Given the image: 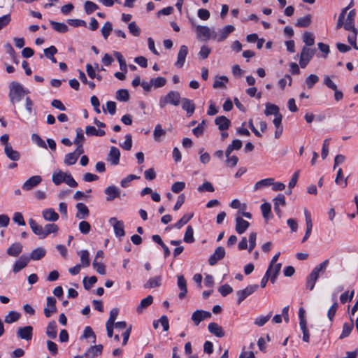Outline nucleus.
Instances as JSON below:
<instances>
[{"label":"nucleus","instance_id":"nucleus-39","mask_svg":"<svg viewBox=\"0 0 358 358\" xmlns=\"http://www.w3.org/2000/svg\"><path fill=\"white\" fill-rule=\"evenodd\" d=\"M85 134L87 136H103L106 132L102 129H96L93 126H87L85 127Z\"/></svg>","mask_w":358,"mask_h":358},{"label":"nucleus","instance_id":"nucleus-32","mask_svg":"<svg viewBox=\"0 0 358 358\" xmlns=\"http://www.w3.org/2000/svg\"><path fill=\"white\" fill-rule=\"evenodd\" d=\"M273 184V178H268L257 181L253 186V190H261L265 187L271 186Z\"/></svg>","mask_w":358,"mask_h":358},{"label":"nucleus","instance_id":"nucleus-41","mask_svg":"<svg viewBox=\"0 0 358 358\" xmlns=\"http://www.w3.org/2000/svg\"><path fill=\"white\" fill-rule=\"evenodd\" d=\"M311 23V15H307L296 20V26L298 27H307Z\"/></svg>","mask_w":358,"mask_h":358},{"label":"nucleus","instance_id":"nucleus-13","mask_svg":"<svg viewBox=\"0 0 358 358\" xmlns=\"http://www.w3.org/2000/svg\"><path fill=\"white\" fill-rule=\"evenodd\" d=\"M329 264V260L325 259L318 265H317L311 271V274L315 276L316 278H319L320 275H323L328 267V265Z\"/></svg>","mask_w":358,"mask_h":358},{"label":"nucleus","instance_id":"nucleus-63","mask_svg":"<svg viewBox=\"0 0 358 358\" xmlns=\"http://www.w3.org/2000/svg\"><path fill=\"white\" fill-rule=\"evenodd\" d=\"M97 281L96 276H91L90 278L85 277L83 278V285L86 289H90L91 287L95 284Z\"/></svg>","mask_w":358,"mask_h":358},{"label":"nucleus","instance_id":"nucleus-58","mask_svg":"<svg viewBox=\"0 0 358 358\" xmlns=\"http://www.w3.org/2000/svg\"><path fill=\"white\" fill-rule=\"evenodd\" d=\"M303 41L308 46H312L315 43V38L313 34L310 32H305L303 36Z\"/></svg>","mask_w":358,"mask_h":358},{"label":"nucleus","instance_id":"nucleus-64","mask_svg":"<svg viewBox=\"0 0 358 358\" xmlns=\"http://www.w3.org/2000/svg\"><path fill=\"white\" fill-rule=\"evenodd\" d=\"M129 32L134 36H138L141 34V29L135 22H131L128 25Z\"/></svg>","mask_w":358,"mask_h":358},{"label":"nucleus","instance_id":"nucleus-28","mask_svg":"<svg viewBox=\"0 0 358 358\" xmlns=\"http://www.w3.org/2000/svg\"><path fill=\"white\" fill-rule=\"evenodd\" d=\"M208 331L218 338L224 336V332L222 328L217 323L211 322L208 326Z\"/></svg>","mask_w":358,"mask_h":358},{"label":"nucleus","instance_id":"nucleus-43","mask_svg":"<svg viewBox=\"0 0 358 358\" xmlns=\"http://www.w3.org/2000/svg\"><path fill=\"white\" fill-rule=\"evenodd\" d=\"M113 31V25L110 22H106L101 29V34L105 40H107Z\"/></svg>","mask_w":358,"mask_h":358},{"label":"nucleus","instance_id":"nucleus-45","mask_svg":"<svg viewBox=\"0 0 358 358\" xmlns=\"http://www.w3.org/2000/svg\"><path fill=\"white\" fill-rule=\"evenodd\" d=\"M228 78L224 76L216 77L213 84V87L215 89L225 88V84L228 82Z\"/></svg>","mask_w":358,"mask_h":358},{"label":"nucleus","instance_id":"nucleus-54","mask_svg":"<svg viewBox=\"0 0 358 358\" xmlns=\"http://www.w3.org/2000/svg\"><path fill=\"white\" fill-rule=\"evenodd\" d=\"M78 159V157L73 152H71L66 155L64 162L68 166H71L76 163Z\"/></svg>","mask_w":358,"mask_h":358},{"label":"nucleus","instance_id":"nucleus-37","mask_svg":"<svg viewBox=\"0 0 358 358\" xmlns=\"http://www.w3.org/2000/svg\"><path fill=\"white\" fill-rule=\"evenodd\" d=\"M57 325L55 321H51L47 326L46 335L51 339H55L57 337Z\"/></svg>","mask_w":358,"mask_h":358},{"label":"nucleus","instance_id":"nucleus-17","mask_svg":"<svg viewBox=\"0 0 358 358\" xmlns=\"http://www.w3.org/2000/svg\"><path fill=\"white\" fill-rule=\"evenodd\" d=\"M180 103L182 104V109L186 110L187 115L188 117L192 116L195 110V104L193 101L187 98H182Z\"/></svg>","mask_w":358,"mask_h":358},{"label":"nucleus","instance_id":"nucleus-36","mask_svg":"<svg viewBox=\"0 0 358 358\" xmlns=\"http://www.w3.org/2000/svg\"><path fill=\"white\" fill-rule=\"evenodd\" d=\"M153 302V297L151 295L148 296L146 298L141 300L140 304L136 308L138 313H141L143 310L150 306Z\"/></svg>","mask_w":358,"mask_h":358},{"label":"nucleus","instance_id":"nucleus-9","mask_svg":"<svg viewBox=\"0 0 358 358\" xmlns=\"http://www.w3.org/2000/svg\"><path fill=\"white\" fill-rule=\"evenodd\" d=\"M225 250L224 248L222 246L217 247L214 253L209 257L208 263L210 266H213L217 264V262L224 257Z\"/></svg>","mask_w":358,"mask_h":358},{"label":"nucleus","instance_id":"nucleus-2","mask_svg":"<svg viewBox=\"0 0 358 358\" xmlns=\"http://www.w3.org/2000/svg\"><path fill=\"white\" fill-rule=\"evenodd\" d=\"M25 90L23 87L17 82H12L9 85V97L13 103L20 101L23 97Z\"/></svg>","mask_w":358,"mask_h":358},{"label":"nucleus","instance_id":"nucleus-23","mask_svg":"<svg viewBox=\"0 0 358 358\" xmlns=\"http://www.w3.org/2000/svg\"><path fill=\"white\" fill-rule=\"evenodd\" d=\"M76 217L80 220L85 219L89 216L90 211L87 206L83 203H78L76 204Z\"/></svg>","mask_w":358,"mask_h":358},{"label":"nucleus","instance_id":"nucleus-56","mask_svg":"<svg viewBox=\"0 0 358 358\" xmlns=\"http://www.w3.org/2000/svg\"><path fill=\"white\" fill-rule=\"evenodd\" d=\"M317 278L310 273L306 279V286L309 290H313L315 287V283L317 280Z\"/></svg>","mask_w":358,"mask_h":358},{"label":"nucleus","instance_id":"nucleus-21","mask_svg":"<svg viewBox=\"0 0 358 358\" xmlns=\"http://www.w3.org/2000/svg\"><path fill=\"white\" fill-rule=\"evenodd\" d=\"M103 350L102 345H96L90 347L87 352L84 354L85 358H95L100 355Z\"/></svg>","mask_w":358,"mask_h":358},{"label":"nucleus","instance_id":"nucleus-40","mask_svg":"<svg viewBox=\"0 0 358 358\" xmlns=\"http://www.w3.org/2000/svg\"><path fill=\"white\" fill-rule=\"evenodd\" d=\"M50 24L52 25V28L57 32L66 33L68 31V27L64 23L50 20Z\"/></svg>","mask_w":358,"mask_h":358},{"label":"nucleus","instance_id":"nucleus-57","mask_svg":"<svg viewBox=\"0 0 358 358\" xmlns=\"http://www.w3.org/2000/svg\"><path fill=\"white\" fill-rule=\"evenodd\" d=\"M319 80L317 75L310 74L306 79V84L308 88L311 89Z\"/></svg>","mask_w":358,"mask_h":358},{"label":"nucleus","instance_id":"nucleus-14","mask_svg":"<svg viewBox=\"0 0 358 358\" xmlns=\"http://www.w3.org/2000/svg\"><path fill=\"white\" fill-rule=\"evenodd\" d=\"M187 53L188 48L185 45H181L178 53L177 61L176 62V66L178 68H182L184 66Z\"/></svg>","mask_w":358,"mask_h":358},{"label":"nucleus","instance_id":"nucleus-6","mask_svg":"<svg viewBox=\"0 0 358 358\" xmlns=\"http://www.w3.org/2000/svg\"><path fill=\"white\" fill-rule=\"evenodd\" d=\"M109 224L113 227L114 233L117 237H123L125 235L124 225L122 221L118 220L116 217H111Z\"/></svg>","mask_w":358,"mask_h":358},{"label":"nucleus","instance_id":"nucleus-7","mask_svg":"<svg viewBox=\"0 0 358 358\" xmlns=\"http://www.w3.org/2000/svg\"><path fill=\"white\" fill-rule=\"evenodd\" d=\"M211 317V313L208 311L203 310H197L192 315V320L194 324L197 326L201 322Z\"/></svg>","mask_w":358,"mask_h":358},{"label":"nucleus","instance_id":"nucleus-20","mask_svg":"<svg viewBox=\"0 0 358 358\" xmlns=\"http://www.w3.org/2000/svg\"><path fill=\"white\" fill-rule=\"evenodd\" d=\"M29 224L32 231L40 238H44V227L38 224L34 219L29 220Z\"/></svg>","mask_w":358,"mask_h":358},{"label":"nucleus","instance_id":"nucleus-34","mask_svg":"<svg viewBox=\"0 0 358 358\" xmlns=\"http://www.w3.org/2000/svg\"><path fill=\"white\" fill-rule=\"evenodd\" d=\"M67 173L63 172L61 170L56 171L53 173L52 180L55 185H59L65 180V177Z\"/></svg>","mask_w":358,"mask_h":358},{"label":"nucleus","instance_id":"nucleus-30","mask_svg":"<svg viewBox=\"0 0 358 358\" xmlns=\"http://www.w3.org/2000/svg\"><path fill=\"white\" fill-rule=\"evenodd\" d=\"M22 251V245L20 243H13L7 250V254L11 257H17Z\"/></svg>","mask_w":358,"mask_h":358},{"label":"nucleus","instance_id":"nucleus-19","mask_svg":"<svg viewBox=\"0 0 358 358\" xmlns=\"http://www.w3.org/2000/svg\"><path fill=\"white\" fill-rule=\"evenodd\" d=\"M235 28L232 25H227L224 27H223L222 29H220L218 33H217V37L215 39L218 42H221L224 40H225L229 34L232 33L234 31Z\"/></svg>","mask_w":358,"mask_h":358},{"label":"nucleus","instance_id":"nucleus-33","mask_svg":"<svg viewBox=\"0 0 358 358\" xmlns=\"http://www.w3.org/2000/svg\"><path fill=\"white\" fill-rule=\"evenodd\" d=\"M348 176L345 178L344 177L342 169L339 168L337 171V175L335 178V183L337 185L344 188L348 185Z\"/></svg>","mask_w":358,"mask_h":358},{"label":"nucleus","instance_id":"nucleus-62","mask_svg":"<svg viewBox=\"0 0 358 358\" xmlns=\"http://www.w3.org/2000/svg\"><path fill=\"white\" fill-rule=\"evenodd\" d=\"M353 323L352 322L350 324L345 323L343 324V331L340 336V338H343L350 335L352 329H353Z\"/></svg>","mask_w":358,"mask_h":358},{"label":"nucleus","instance_id":"nucleus-10","mask_svg":"<svg viewBox=\"0 0 358 358\" xmlns=\"http://www.w3.org/2000/svg\"><path fill=\"white\" fill-rule=\"evenodd\" d=\"M56 311V299L52 296H48L47 298L46 307L44 308L45 317H50Z\"/></svg>","mask_w":358,"mask_h":358},{"label":"nucleus","instance_id":"nucleus-60","mask_svg":"<svg viewBox=\"0 0 358 358\" xmlns=\"http://www.w3.org/2000/svg\"><path fill=\"white\" fill-rule=\"evenodd\" d=\"M82 338H92V342L93 343H96V335L90 327H86L85 328Z\"/></svg>","mask_w":358,"mask_h":358},{"label":"nucleus","instance_id":"nucleus-61","mask_svg":"<svg viewBox=\"0 0 358 358\" xmlns=\"http://www.w3.org/2000/svg\"><path fill=\"white\" fill-rule=\"evenodd\" d=\"M92 266L98 273L101 275L106 274V267L102 263L99 262V261H96V259H94Z\"/></svg>","mask_w":358,"mask_h":358},{"label":"nucleus","instance_id":"nucleus-24","mask_svg":"<svg viewBox=\"0 0 358 358\" xmlns=\"http://www.w3.org/2000/svg\"><path fill=\"white\" fill-rule=\"evenodd\" d=\"M43 219L48 222H56L59 220V215L52 208H48L42 212Z\"/></svg>","mask_w":358,"mask_h":358},{"label":"nucleus","instance_id":"nucleus-35","mask_svg":"<svg viewBox=\"0 0 358 358\" xmlns=\"http://www.w3.org/2000/svg\"><path fill=\"white\" fill-rule=\"evenodd\" d=\"M45 254H46L45 250L43 248L39 247V248L34 249L31 252L30 256L28 257L29 258V260L32 259L34 261H37V260H40L42 258H43L45 257Z\"/></svg>","mask_w":358,"mask_h":358},{"label":"nucleus","instance_id":"nucleus-1","mask_svg":"<svg viewBox=\"0 0 358 358\" xmlns=\"http://www.w3.org/2000/svg\"><path fill=\"white\" fill-rule=\"evenodd\" d=\"M181 96L178 92L177 91H170L165 96H162L160 97L159 101V105L160 108H164L167 104H171L173 106H177L180 103Z\"/></svg>","mask_w":358,"mask_h":358},{"label":"nucleus","instance_id":"nucleus-3","mask_svg":"<svg viewBox=\"0 0 358 358\" xmlns=\"http://www.w3.org/2000/svg\"><path fill=\"white\" fill-rule=\"evenodd\" d=\"M196 37L199 40H208L210 38L215 39L217 33L214 29H211L207 26L198 25L196 27Z\"/></svg>","mask_w":358,"mask_h":358},{"label":"nucleus","instance_id":"nucleus-51","mask_svg":"<svg viewBox=\"0 0 358 358\" xmlns=\"http://www.w3.org/2000/svg\"><path fill=\"white\" fill-rule=\"evenodd\" d=\"M193 217V213L192 214H185L182 216V217L174 225V227L177 229H180L185 224H186Z\"/></svg>","mask_w":358,"mask_h":358},{"label":"nucleus","instance_id":"nucleus-38","mask_svg":"<svg viewBox=\"0 0 358 358\" xmlns=\"http://www.w3.org/2000/svg\"><path fill=\"white\" fill-rule=\"evenodd\" d=\"M350 33L348 36V42L353 47L354 49L358 50L357 44V36L358 34V30L357 28L351 29L348 30Z\"/></svg>","mask_w":358,"mask_h":358},{"label":"nucleus","instance_id":"nucleus-44","mask_svg":"<svg viewBox=\"0 0 358 358\" xmlns=\"http://www.w3.org/2000/svg\"><path fill=\"white\" fill-rule=\"evenodd\" d=\"M59 231V227L55 224H47L44 227V238L50 234H57Z\"/></svg>","mask_w":358,"mask_h":358},{"label":"nucleus","instance_id":"nucleus-27","mask_svg":"<svg viewBox=\"0 0 358 358\" xmlns=\"http://www.w3.org/2000/svg\"><path fill=\"white\" fill-rule=\"evenodd\" d=\"M104 192L107 195L106 200L108 201H113L115 198L119 197L120 194L118 188L113 185L108 186L106 188Z\"/></svg>","mask_w":358,"mask_h":358},{"label":"nucleus","instance_id":"nucleus-25","mask_svg":"<svg viewBox=\"0 0 358 358\" xmlns=\"http://www.w3.org/2000/svg\"><path fill=\"white\" fill-rule=\"evenodd\" d=\"M215 123L220 130L224 131L229 129L231 122L227 117L222 115L215 118Z\"/></svg>","mask_w":358,"mask_h":358},{"label":"nucleus","instance_id":"nucleus-26","mask_svg":"<svg viewBox=\"0 0 358 358\" xmlns=\"http://www.w3.org/2000/svg\"><path fill=\"white\" fill-rule=\"evenodd\" d=\"M264 114L266 116L273 115L274 117L281 115L279 107L271 103H266L265 104Z\"/></svg>","mask_w":358,"mask_h":358},{"label":"nucleus","instance_id":"nucleus-52","mask_svg":"<svg viewBox=\"0 0 358 358\" xmlns=\"http://www.w3.org/2000/svg\"><path fill=\"white\" fill-rule=\"evenodd\" d=\"M84 7L85 11L87 15L92 13L99 8V6L95 3L90 1H86Z\"/></svg>","mask_w":358,"mask_h":358},{"label":"nucleus","instance_id":"nucleus-59","mask_svg":"<svg viewBox=\"0 0 358 358\" xmlns=\"http://www.w3.org/2000/svg\"><path fill=\"white\" fill-rule=\"evenodd\" d=\"M116 98L121 101H127L129 99V94L127 90H119L117 92Z\"/></svg>","mask_w":358,"mask_h":358},{"label":"nucleus","instance_id":"nucleus-29","mask_svg":"<svg viewBox=\"0 0 358 358\" xmlns=\"http://www.w3.org/2000/svg\"><path fill=\"white\" fill-rule=\"evenodd\" d=\"M355 10H352L348 13L346 19L344 20H345L344 29L345 30H350L351 29L356 28L355 27Z\"/></svg>","mask_w":358,"mask_h":358},{"label":"nucleus","instance_id":"nucleus-12","mask_svg":"<svg viewBox=\"0 0 358 358\" xmlns=\"http://www.w3.org/2000/svg\"><path fill=\"white\" fill-rule=\"evenodd\" d=\"M17 334L21 339L29 341L32 338L33 328L31 326L20 327L17 329Z\"/></svg>","mask_w":358,"mask_h":358},{"label":"nucleus","instance_id":"nucleus-47","mask_svg":"<svg viewBox=\"0 0 358 358\" xmlns=\"http://www.w3.org/2000/svg\"><path fill=\"white\" fill-rule=\"evenodd\" d=\"M78 254L80 257V261L82 266L84 267H87L90 266V254L87 250H82L78 252Z\"/></svg>","mask_w":358,"mask_h":358},{"label":"nucleus","instance_id":"nucleus-55","mask_svg":"<svg viewBox=\"0 0 358 358\" xmlns=\"http://www.w3.org/2000/svg\"><path fill=\"white\" fill-rule=\"evenodd\" d=\"M151 82L152 86L155 88H159L164 87L166 83V79L164 77H157L155 78H152Z\"/></svg>","mask_w":358,"mask_h":358},{"label":"nucleus","instance_id":"nucleus-15","mask_svg":"<svg viewBox=\"0 0 358 358\" xmlns=\"http://www.w3.org/2000/svg\"><path fill=\"white\" fill-rule=\"evenodd\" d=\"M281 264L280 263H278V264H270L267 271H266V273H268V275H270L271 277V283H275V278L277 277V275H278L279 272L280 271V269H281Z\"/></svg>","mask_w":358,"mask_h":358},{"label":"nucleus","instance_id":"nucleus-18","mask_svg":"<svg viewBox=\"0 0 358 358\" xmlns=\"http://www.w3.org/2000/svg\"><path fill=\"white\" fill-rule=\"evenodd\" d=\"M177 278H178V286L180 290V292L178 294V297H179V299H182L185 297V296L187 293V281L182 275H178L177 276Z\"/></svg>","mask_w":358,"mask_h":358},{"label":"nucleus","instance_id":"nucleus-48","mask_svg":"<svg viewBox=\"0 0 358 358\" xmlns=\"http://www.w3.org/2000/svg\"><path fill=\"white\" fill-rule=\"evenodd\" d=\"M20 314L15 311H10L5 317V322L11 324L17 321L20 319Z\"/></svg>","mask_w":358,"mask_h":358},{"label":"nucleus","instance_id":"nucleus-42","mask_svg":"<svg viewBox=\"0 0 358 358\" xmlns=\"http://www.w3.org/2000/svg\"><path fill=\"white\" fill-rule=\"evenodd\" d=\"M166 130L163 129L160 124H157L154 129L153 136L155 141H160L161 137L166 134Z\"/></svg>","mask_w":358,"mask_h":358},{"label":"nucleus","instance_id":"nucleus-11","mask_svg":"<svg viewBox=\"0 0 358 358\" xmlns=\"http://www.w3.org/2000/svg\"><path fill=\"white\" fill-rule=\"evenodd\" d=\"M120 152L116 147H111L107 156V160L112 165H117L120 162Z\"/></svg>","mask_w":358,"mask_h":358},{"label":"nucleus","instance_id":"nucleus-8","mask_svg":"<svg viewBox=\"0 0 358 358\" xmlns=\"http://www.w3.org/2000/svg\"><path fill=\"white\" fill-rule=\"evenodd\" d=\"M42 181L40 176H34L27 179L22 185V188L24 191H29L39 185Z\"/></svg>","mask_w":358,"mask_h":358},{"label":"nucleus","instance_id":"nucleus-4","mask_svg":"<svg viewBox=\"0 0 358 358\" xmlns=\"http://www.w3.org/2000/svg\"><path fill=\"white\" fill-rule=\"evenodd\" d=\"M315 50L304 46L300 55L299 64L301 68H305L314 56Z\"/></svg>","mask_w":358,"mask_h":358},{"label":"nucleus","instance_id":"nucleus-31","mask_svg":"<svg viewBox=\"0 0 358 358\" xmlns=\"http://www.w3.org/2000/svg\"><path fill=\"white\" fill-rule=\"evenodd\" d=\"M4 153L12 161L17 162L20 159V154L17 150H13L12 146L4 148Z\"/></svg>","mask_w":358,"mask_h":358},{"label":"nucleus","instance_id":"nucleus-5","mask_svg":"<svg viewBox=\"0 0 358 358\" xmlns=\"http://www.w3.org/2000/svg\"><path fill=\"white\" fill-rule=\"evenodd\" d=\"M258 287L259 286L257 285H250L245 289L237 291V303L238 305L241 304L248 296H250L252 294L256 292Z\"/></svg>","mask_w":358,"mask_h":358},{"label":"nucleus","instance_id":"nucleus-50","mask_svg":"<svg viewBox=\"0 0 358 358\" xmlns=\"http://www.w3.org/2000/svg\"><path fill=\"white\" fill-rule=\"evenodd\" d=\"M184 241L185 243H191L194 241V230L191 226H188L184 236Z\"/></svg>","mask_w":358,"mask_h":358},{"label":"nucleus","instance_id":"nucleus-46","mask_svg":"<svg viewBox=\"0 0 358 358\" xmlns=\"http://www.w3.org/2000/svg\"><path fill=\"white\" fill-rule=\"evenodd\" d=\"M162 278L161 276H157L155 278H150L148 282L145 284V288H153L159 287L161 284Z\"/></svg>","mask_w":358,"mask_h":358},{"label":"nucleus","instance_id":"nucleus-53","mask_svg":"<svg viewBox=\"0 0 358 358\" xmlns=\"http://www.w3.org/2000/svg\"><path fill=\"white\" fill-rule=\"evenodd\" d=\"M113 54L119 62L120 70L127 72V64L122 54L117 51H115Z\"/></svg>","mask_w":358,"mask_h":358},{"label":"nucleus","instance_id":"nucleus-16","mask_svg":"<svg viewBox=\"0 0 358 358\" xmlns=\"http://www.w3.org/2000/svg\"><path fill=\"white\" fill-rule=\"evenodd\" d=\"M250 223L243 220L239 215H237L236 217V231L238 234H243L249 227Z\"/></svg>","mask_w":358,"mask_h":358},{"label":"nucleus","instance_id":"nucleus-49","mask_svg":"<svg viewBox=\"0 0 358 358\" xmlns=\"http://www.w3.org/2000/svg\"><path fill=\"white\" fill-rule=\"evenodd\" d=\"M272 312L268 313L266 316H259L255 320L254 324L257 327H262L270 320Z\"/></svg>","mask_w":358,"mask_h":358},{"label":"nucleus","instance_id":"nucleus-22","mask_svg":"<svg viewBox=\"0 0 358 358\" xmlns=\"http://www.w3.org/2000/svg\"><path fill=\"white\" fill-rule=\"evenodd\" d=\"M29 262V258L27 256H21L14 264L13 272L15 273H18L22 269L25 268Z\"/></svg>","mask_w":358,"mask_h":358}]
</instances>
